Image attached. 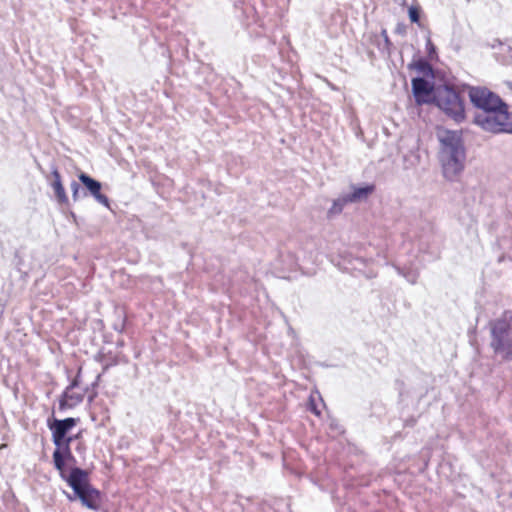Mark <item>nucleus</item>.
<instances>
[{"instance_id": "5", "label": "nucleus", "mask_w": 512, "mask_h": 512, "mask_svg": "<svg viewBox=\"0 0 512 512\" xmlns=\"http://www.w3.org/2000/svg\"><path fill=\"white\" fill-rule=\"evenodd\" d=\"M436 105L456 121L464 117V107L457 92L448 87H438L433 93Z\"/></svg>"}, {"instance_id": "20", "label": "nucleus", "mask_w": 512, "mask_h": 512, "mask_svg": "<svg viewBox=\"0 0 512 512\" xmlns=\"http://www.w3.org/2000/svg\"><path fill=\"white\" fill-rule=\"evenodd\" d=\"M79 385V375L75 377V379L71 382V384L67 387L73 390L75 387Z\"/></svg>"}, {"instance_id": "13", "label": "nucleus", "mask_w": 512, "mask_h": 512, "mask_svg": "<svg viewBox=\"0 0 512 512\" xmlns=\"http://www.w3.org/2000/svg\"><path fill=\"white\" fill-rule=\"evenodd\" d=\"M83 400V395L74 393L70 388H66L63 393V397L60 400V408L73 407Z\"/></svg>"}, {"instance_id": "2", "label": "nucleus", "mask_w": 512, "mask_h": 512, "mask_svg": "<svg viewBox=\"0 0 512 512\" xmlns=\"http://www.w3.org/2000/svg\"><path fill=\"white\" fill-rule=\"evenodd\" d=\"M73 489V494H67L70 501L79 499L83 506L97 511L101 506V494L89 482L88 472L75 467L68 476L63 478Z\"/></svg>"}, {"instance_id": "10", "label": "nucleus", "mask_w": 512, "mask_h": 512, "mask_svg": "<svg viewBox=\"0 0 512 512\" xmlns=\"http://www.w3.org/2000/svg\"><path fill=\"white\" fill-rule=\"evenodd\" d=\"M77 423L75 418H66L63 420L55 419L54 422L49 425L52 432L65 438L69 430H71Z\"/></svg>"}, {"instance_id": "6", "label": "nucleus", "mask_w": 512, "mask_h": 512, "mask_svg": "<svg viewBox=\"0 0 512 512\" xmlns=\"http://www.w3.org/2000/svg\"><path fill=\"white\" fill-rule=\"evenodd\" d=\"M469 98L478 111H489L494 108L504 107V102L495 93L484 87H472L469 89Z\"/></svg>"}, {"instance_id": "22", "label": "nucleus", "mask_w": 512, "mask_h": 512, "mask_svg": "<svg viewBox=\"0 0 512 512\" xmlns=\"http://www.w3.org/2000/svg\"><path fill=\"white\" fill-rule=\"evenodd\" d=\"M73 439H74V438H73V437H71V436H70V437H66V436H65V438H64V444H68V446L70 447V444H71V442H72V440H73Z\"/></svg>"}, {"instance_id": "23", "label": "nucleus", "mask_w": 512, "mask_h": 512, "mask_svg": "<svg viewBox=\"0 0 512 512\" xmlns=\"http://www.w3.org/2000/svg\"><path fill=\"white\" fill-rule=\"evenodd\" d=\"M427 47H428V48H429V50H431V51H434V49H435V48H434V46H433V44H432V42H431V40H430V38H428V39H427Z\"/></svg>"}, {"instance_id": "21", "label": "nucleus", "mask_w": 512, "mask_h": 512, "mask_svg": "<svg viewBox=\"0 0 512 512\" xmlns=\"http://www.w3.org/2000/svg\"><path fill=\"white\" fill-rule=\"evenodd\" d=\"M382 36H383V38L385 40V43L389 44L390 43L389 42V37H388L387 32L385 30L382 31Z\"/></svg>"}, {"instance_id": "17", "label": "nucleus", "mask_w": 512, "mask_h": 512, "mask_svg": "<svg viewBox=\"0 0 512 512\" xmlns=\"http://www.w3.org/2000/svg\"><path fill=\"white\" fill-rule=\"evenodd\" d=\"M71 191L73 199L77 201L79 199L80 185L76 181L71 183Z\"/></svg>"}, {"instance_id": "15", "label": "nucleus", "mask_w": 512, "mask_h": 512, "mask_svg": "<svg viewBox=\"0 0 512 512\" xmlns=\"http://www.w3.org/2000/svg\"><path fill=\"white\" fill-rule=\"evenodd\" d=\"M52 439L56 449H62L64 447V437L52 432Z\"/></svg>"}, {"instance_id": "24", "label": "nucleus", "mask_w": 512, "mask_h": 512, "mask_svg": "<svg viewBox=\"0 0 512 512\" xmlns=\"http://www.w3.org/2000/svg\"><path fill=\"white\" fill-rule=\"evenodd\" d=\"M312 411L316 414V415H319L320 412L314 407L312 406Z\"/></svg>"}, {"instance_id": "16", "label": "nucleus", "mask_w": 512, "mask_h": 512, "mask_svg": "<svg viewBox=\"0 0 512 512\" xmlns=\"http://www.w3.org/2000/svg\"><path fill=\"white\" fill-rule=\"evenodd\" d=\"M408 12H409V18H410L411 22H413V23L419 22L420 14H419V11L417 8L410 7Z\"/></svg>"}, {"instance_id": "18", "label": "nucleus", "mask_w": 512, "mask_h": 512, "mask_svg": "<svg viewBox=\"0 0 512 512\" xmlns=\"http://www.w3.org/2000/svg\"><path fill=\"white\" fill-rule=\"evenodd\" d=\"M398 272L400 274H402L407 279V281L409 283H411V284H415L416 283V281H417V275L416 274H414V273L405 274V273H402V271L400 269H398Z\"/></svg>"}, {"instance_id": "11", "label": "nucleus", "mask_w": 512, "mask_h": 512, "mask_svg": "<svg viewBox=\"0 0 512 512\" xmlns=\"http://www.w3.org/2000/svg\"><path fill=\"white\" fill-rule=\"evenodd\" d=\"M52 176L54 178L51 186L55 192L56 198L60 203H66L68 201V197L65 193L64 187L61 182L60 173L55 168L52 170Z\"/></svg>"}, {"instance_id": "3", "label": "nucleus", "mask_w": 512, "mask_h": 512, "mask_svg": "<svg viewBox=\"0 0 512 512\" xmlns=\"http://www.w3.org/2000/svg\"><path fill=\"white\" fill-rule=\"evenodd\" d=\"M491 347L503 360H512V316L491 323Z\"/></svg>"}, {"instance_id": "19", "label": "nucleus", "mask_w": 512, "mask_h": 512, "mask_svg": "<svg viewBox=\"0 0 512 512\" xmlns=\"http://www.w3.org/2000/svg\"><path fill=\"white\" fill-rule=\"evenodd\" d=\"M506 133L512 134V113H509V120L507 121L506 124Z\"/></svg>"}, {"instance_id": "9", "label": "nucleus", "mask_w": 512, "mask_h": 512, "mask_svg": "<svg viewBox=\"0 0 512 512\" xmlns=\"http://www.w3.org/2000/svg\"><path fill=\"white\" fill-rule=\"evenodd\" d=\"M412 91L416 102L421 103L426 102L425 97L429 96L433 92V89L426 79L417 77L412 79Z\"/></svg>"}, {"instance_id": "7", "label": "nucleus", "mask_w": 512, "mask_h": 512, "mask_svg": "<svg viewBox=\"0 0 512 512\" xmlns=\"http://www.w3.org/2000/svg\"><path fill=\"white\" fill-rule=\"evenodd\" d=\"M78 178L98 203L106 207L109 206V199L107 196L101 193L102 185L99 181L93 179L85 173H81Z\"/></svg>"}, {"instance_id": "4", "label": "nucleus", "mask_w": 512, "mask_h": 512, "mask_svg": "<svg viewBox=\"0 0 512 512\" xmlns=\"http://www.w3.org/2000/svg\"><path fill=\"white\" fill-rule=\"evenodd\" d=\"M509 120L507 105L489 111H477L474 123L483 130L491 133H506V124Z\"/></svg>"}, {"instance_id": "14", "label": "nucleus", "mask_w": 512, "mask_h": 512, "mask_svg": "<svg viewBox=\"0 0 512 512\" xmlns=\"http://www.w3.org/2000/svg\"><path fill=\"white\" fill-rule=\"evenodd\" d=\"M350 203L346 195H342L334 200L332 207L329 209V215L339 214L346 204Z\"/></svg>"}, {"instance_id": "1", "label": "nucleus", "mask_w": 512, "mask_h": 512, "mask_svg": "<svg viewBox=\"0 0 512 512\" xmlns=\"http://www.w3.org/2000/svg\"><path fill=\"white\" fill-rule=\"evenodd\" d=\"M438 138L441 143L439 159L443 175L446 179L453 180L464 168L465 153L460 136L456 131L440 130Z\"/></svg>"}, {"instance_id": "8", "label": "nucleus", "mask_w": 512, "mask_h": 512, "mask_svg": "<svg viewBox=\"0 0 512 512\" xmlns=\"http://www.w3.org/2000/svg\"><path fill=\"white\" fill-rule=\"evenodd\" d=\"M65 461H74L71 448L68 444H65L62 449H55L53 452V462L55 468L60 472L61 478H65L66 474L64 471Z\"/></svg>"}, {"instance_id": "12", "label": "nucleus", "mask_w": 512, "mask_h": 512, "mask_svg": "<svg viewBox=\"0 0 512 512\" xmlns=\"http://www.w3.org/2000/svg\"><path fill=\"white\" fill-rule=\"evenodd\" d=\"M373 191V185H366L364 187H353V191L345 195L350 203H354L366 199Z\"/></svg>"}]
</instances>
